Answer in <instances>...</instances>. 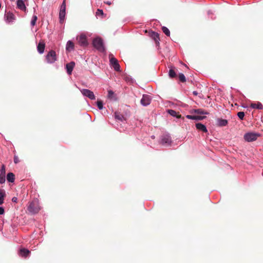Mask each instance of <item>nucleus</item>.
I'll return each instance as SVG.
<instances>
[{
    "label": "nucleus",
    "mask_w": 263,
    "mask_h": 263,
    "mask_svg": "<svg viewBox=\"0 0 263 263\" xmlns=\"http://www.w3.org/2000/svg\"><path fill=\"white\" fill-rule=\"evenodd\" d=\"M74 43L71 41H68L66 44V50L68 51H70L74 49Z\"/></svg>",
    "instance_id": "nucleus-18"
},
{
    "label": "nucleus",
    "mask_w": 263,
    "mask_h": 263,
    "mask_svg": "<svg viewBox=\"0 0 263 263\" xmlns=\"http://www.w3.org/2000/svg\"><path fill=\"white\" fill-rule=\"evenodd\" d=\"M75 63L74 62H71L66 65V68L67 70V72L68 74H71L72 73V71L73 70V69L74 67Z\"/></svg>",
    "instance_id": "nucleus-12"
},
{
    "label": "nucleus",
    "mask_w": 263,
    "mask_h": 263,
    "mask_svg": "<svg viewBox=\"0 0 263 263\" xmlns=\"http://www.w3.org/2000/svg\"><path fill=\"white\" fill-rule=\"evenodd\" d=\"M7 179L10 182H13L15 180V176L12 173H9L7 175Z\"/></svg>",
    "instance_id": "nucleus-22"
},
{
    "label": "nucleus",
    "mask_w": 263,
    "mask_h": 263,
    "mask_svg": "<svg viewBox=\"0 0 263 263\" xmlns=\"http://www.w3.org/2000/svg\"><path fill=\"white\" fill-rule=\"evenodd\" d=\"M237 116L240 120H243L245 116V113L243 111H240L237 113Z\"/></svg>",
    "instance_id": "nucleus-31"
},
{
    "label": "nucleus",
    "mask_w": 263,
    "mask_h": 263,
    "mask_svg": "<svg viewBox=\"0 0 263 263\" xmlns=\"http://www.w3.org/2000/svg\"><path fill=\"white\" fill-rule=\"evenodd\" d=\"M178 79L179 81L181 82H185L186 81L185 77L183 73H179L178 74Z\"/></svg>",
    "instance_id": "nucleus-27"
},
{
    "label": "nucleus",
    "mask_w": 263,
    "mask_h": 263,
    "mask_svg": "<svg viewBox=\"0 0 263 263\" xmlns=\"http://www.w3.org/2000/svg\"><path fill=\"white\" fill-rule=\"evenodd\" d=\"M115 118L116 120L123 121L125 120L124 117L119 112H116L115 113Z\"/></svg>",
    "instance_id": "nucleus-21"
},
{
    "label": "nucleus",
    "mask_w": 263,
    "mask_h": 263,
    "mask_svg": "<svg viewBox=\"0 0 263 263\" xmlns=\"http://www.w3.org/2000/svg\"><path fill=\"white\" fill-rule=\"evenodd\" d=\"M217 123L218 125L219 126H224L227 125L228 121L225 119H217Z\"/></svg>",
    "instance_id": "nucleus-19"
},
{
    "label": "nucleus",
    "mask_w": 263,
    "mask_h": 263,
    "mask_svg": "<svg viewBox=\"0 0 263 263\" xmlns=\"http://www.w3.org/2000/svg\"><path fill=\"white\" fill-rule=\"evenodd\" d=\"M167 112L173 117H175L177 118H180L181 115L179 114L178 112H177L176 111L172 109H168L167 110Z\"/></svg>",
    "instance_id": "nucleus-20"
},
{
    "label": "nucleus",
    "mask_w": 263,
    "mask_h": 263,
    "mask_svg": "<svg viewBox=\"0 0 263 263\" xmlns=\"http://www.w3.org/2000/svg\"><path fill=\"white\" fill-rule=\"evenodd\" d=\"M5 176L0 175V183L2 184L5 182Z\"/></svg>",
    "instance_id": "nucleus-34"
},
{
    "label": "nucleus",
    "mask_w": 263,
    "mask_h": 263,
    "mask_svg": "<svg viewBox=\"0 0 263 263\" xmlns=\"http://www.w3.org/2000/svg\"><path fill=\"white\" fill-rule=\"evenodd\" d=\"M152 36H153L154 40H155V42L156 43H159V41L160 40L159 34L158 33L153 32Z\"/></svg>",
    "instance_id": "nucleus-26"
},
{
    "label": "nucleus",
    "mask_w": 263,
    "mask_h": 263,
    "mask_svg": "<svg viewBox=\"0 0 263 263\" xmlns=\"http://www.w3.org/2000/svg\"><path fill=\"white\" fill-rule=\"evenodd\" d=\"M93 47L100 52L105 51L103 40L100 37H97L93 39L92 42Z\"/></svg>",
    "instance_id": "nucleus-2"
},
{
    "label": "nucleus",
    "mask_w": 263,
    "mask_h": 263,
    "mask_svg": "<svg viewBox=\"0 0 263 263\" xmlns=\"http://www.w3.org/2000/svg\"><path fill=\"white\" fill-rule=\"evenodd\" d=\"M12 201L13 202H17V198L16 197H13L12 199Z\"/></svg>",
    "instance_id": "nucleus-39"
},
{
    "label": "nucleus",
    "mask_w": 263,
    "mask_h": 263,
    "mask_svg": "<svg viewBox=\"0 0 263 263\" xmlns=\"http://www.w3.org/2000/svg\"><path fill=\"white\" fill-rule=\"evenodd\" d=\"M36 20H37V17H34L33 19L31 21V24L32 25V26L35 25V24L36 23Z\"/></svg>",
    "instance_id": "nucleus-37"
},
{
    "label": "nucleus",
    "mask_w": 263,
    "mask_h": 263,
    "mask_svg": "<svg viewBox=\"0 0 263 263\" xmlns=\"http://www.w3.org/2000/svg\"><path fill=\"white\" fill-rule=\"evenodd\" d=\"M214 12V11H213V10H209L208 11L207 14L208 15H215V14Z\"/></svg>",
    "instance_id": "nucleus-35"
},
{
    "label": "nucleus",
    "mask_w": 263,
    "mask_h": 263,
    "mask_svg": "<svg viewBox=\"0 0 263 263\" xmlns=\"http://www.w3.org/2000/svg\"><path fill=\"white\" fill-rule=\"evenodd\" d=\"M14 163H17L16 158H14Z\"/></svg>",
    "instance_id": "nucleus-43"
},
{
    "label": "nucleus",
    "mask_w": 263,
    "mask_h": 263,
    "mask_svg": "<svg viewBox=\"0 0 263 263\" xmlns=\"http://www.w3.org/2000/svg\"><path fill=\"white\" fill-rule=\"evenodd\" d=\"M250 107L254 109H262L263 105L260 102H257V103H252L250 104Z\"/></svg>",
    "instance_id": "nucleus-13"
},
{
    "label": "nucleus",
    "mask_w": 263,
    "mask_h": 263,
    "mask_svg": "<svg viewBox=\"0 0 263 263\" xmlns=\"http://www.w3.org/2000/svg\"><path fill=\"white\" fill-rule=\"evenodd\" d=\"M5 196V191L4 190H0V205L3 204Z\"/></svg>",
    "instance_id": "nucleus-23"
},
{
    "label": "nucleus",
    "mask_w": 263,
    "mask_h": 263,
    "mask_svg": "<svg viewBox=\"0 0 263 263\" xmlns=\"http://www.w3.org/2000/svg\"><path fill=\"white\" fill-rule=\"evenodd\" d=\"M81 92L83 94V96L88 97L90 99H91V100L95 99V96L94 95V93L91 90L87 89H83L81 90Z\"/></svg>",
    "instance_id": "nucleus-7"
},
{
    "label": "nucleus",
    "mask_w": 263,
    "mask_h": 263,
    "mask_svg": "<svg viewBox=\"0 0 263 263\" xmlns=\"http://www.w3.org/2000/svg\"><path fill=\"white\" fill-rule=\"evenodd\" d=\"M45 48V44L43 41H40L39 43L37 46V49L38 52L42 54L44 52Z\"/></svg>",
    "instance_id": "nucleus-11"
},
{
    "label": "nucleus",
    "mask_w": 263,
    "mask_h": 263,
    "mask_svg": "<svg viewBox=\"0 0 263 263\" xmlns=\"http://www.w3.org/2000/svg\"><path fill=\"white\" fill-rule=\"evenodd\" d=\"M66 15V0H64L61 5L59 16H65Z\"/></svg>",
    "instance_id": "nucleus-9"
},
{
    "label": "nucleus",
    "mask_w": 263,
    "mask_h": 263,
    "mask_svg": "<svg viewBox=\"0 0 263 263\" xmlns=\"http://www.w3.org/2000/svg\"><path fill=\"white\" fill-rule=\"evenodd\" d=\"M162 30L166 35H167L168 36H169L170 35V32L167 28L163 26L162 27Z\"/></svg>",
    "instance_id": "nucleus-28"
},
{
    "label": "nucleus",
    "mask_w": 263,
    "mask_h": 263,
    "mask_svg": "<svg viewBox=\"0 0 263 263\" xmlns=\"http://www.w3.org/2000/svg\"><path fill=\"white\" fill-rule=\"evenodd\" d=\"M77 40L80 46L86 47L88 45V42L85 35L81 34L79 36L77 37Z\"/></svg>",
    "instance_id": "nucleus-6"
},
{
    "label": "nucleus",
    "mask_w": 263,
    "mask_h": 263,
    "mask_svg": "<svg viewBox=\"0 0 263 263\" xmlns=\"http://www.w3.org/2000/svg\"><path fill=\"white\" fill-rule=\"evenodd\" d=\"M191 112H194L199 115H207L208 114L207 112L204 111L202 109H193Z\"/></svg>",
    "instance_id": "nucleus-24"
},
{
    "label": "nucleus",
    "mask_w": 263,
    "mask_h": 263,
    "mask_svg": "<svg viewBox=\"0 0 263 263\" xmlns=\"http://www.w3.org/2000/svg\"><path fill=\"white\" fill-rule=\"evenodd\" d=\"M114 96V92L112 90H108V97L110 99H112Z\"/></svg>",
    "instance_id": "nucleus-32"
},
{
    "label": "nucleus",
    "mask_w": 263,
    "mask_h": 263,
    "mask_svg": "<svg viewBox=\"0 0 263 263\" xmlns=\"http://www.w3.org/2000/svg\"><path fill=\"white\" fill-rule=\"evenodd\" d=\"M13 20H14V17H6V21L8 23L12 22Z\"/></svg>",
    "instance_id": "nucleus-36"
},
{
    "label": "nucleus",
    "mask_w": 263,
    "mask_h": 263,
    "mask_svg": "<svg viewBox=\"0 0 263 263\" xmlns=\"http://www.w3.org/2000/svg\"><path fill=\"white\" fill-rule=\"evenodd\" d=\"M196 127L197 129L202 131L204 133H207L208 130L205 126L200 123H198L196 124Z\"/></svg>",
    "instance_id": "nucleus-14"
},
{
    "label": "nucleus",
    "mask_w": 263,
    "mask_h": 263,
    "mask_svg": "<svg viewBox=\"0 0 263 263\" xmlns=\"http://www.w3.org/2000/svg\"><path fill=\"white\" fill-rule=\"evenodd\" d=\"M193 93L195 96H197L198 95V92L196 91H193Z\"/></svg>",
    "instance_id": "nucleus-42"
},
{
    "label": "nucleus",
    "mask_w": 263,
    "mask_h": 263,
    "mask_svg": "<svg viewBox=\"0 0 263 263\" xmlns=\"http://www.w3.org/2000/svg\"><path fill=\"white\" fill-rule=\"evenodd\" d=\"M168 74L170 77L171 78H175L177 77L176 73L173 69H170Z\"/></svg>",
    "instance_id": "nucleus-25"
},
{
    "label": "nucleus",
    "mask_w": 263,
    "mask_h": 263,
    "mask_svg": "<svg viewBox=\"0 0 263 263\" xmlns=\"http://www.w3.org/2000/svg\"><path fill=\"white\" fill-rule=\"evenodd\" d=\"M260 136V135L258 133H248L244 135V139L247 141L251 142L255 141Z\"/></svg>",
    "instance_id": "nucleus-3"
},
{
    "label": "nucleus",
    "mask_w": 263,
    "mask_h": 263,
    "mask_svg": "<svg viewBox=\"0 0 263 263\" xmlns=\"http://www.w3.org/2000/svg\"><path fill=\"white\" fill-rule=\"evenodd\" d=\"M109 61L110 64L112 66L114 69L117 71H120V65L118 63V60L113 57L112 54L109 55Z\"/></svg>",
    "instance_id": "nucleus-5"
},
{
    "label": "nucleus",
    "mask_w": 263,
    "mask_h": 263,
    "mask_svg": "<svg viewBox=\"0 0 263 263\" xmlns=\"http://www.w3.org/2000/svg\"><path fill=\"white\" fill-rule=\"evenodd\" d=\"M60 22L61 23H62L64 22V18L65 17H60Z\"/></svg>",
    "instance_id": "nucleus-40"
},
{
    "label": "nucleus",
    "mask_w": 263,
    "mask_h": 263,
    "mask_svg": "<svg viewBox=\"0 0 263 263\" xmlns=\"http://www.w3.org/2000/svg\"><path fill=\"white\" fill-rule=\"evenodd\" d=\"M5 175H6L5 166L4 165H2L1 170H0V175L5 176Z\"/></svg>",
    "instance_id": "nucleus-30"
},
{
    "label": "nucleus",
    "mask_w": 263,
    "mask_h": 263,
    "mask_svg": "<svg viewBox=\"0 0 263 263\" xmlns=\"http://www.w3.org/2000/svg\"><path fill=\"white\" fill-rule=\"evenodd\" d=\"M105 3L108 5H110L111 4V3L109 1H107V2H105Z\"/></svg>",
    "instance_id": "nucleus-41"
},
{
    "label": "nucleus",
    "mask_w": 263,
    "mask_h": 263,
    "mask_svg": "<svg viewBox=\"0 0 263 263\" xmlns=\"http://www.w3.org/2000/svg\"><path fill=\"white\" fill-rule=\"evenodd\" d=\"M47 62L49 64H52L57 61V54L54 50H50L46 56Z\"/></svg>",
    "instance_id": "nucleus-4"
},
{
    "label": "nucleus",
    "mask_w": 263,
    "mask_h": 263,
    "mask_svg": "<svg viewBox=\"0 0 263 263\" xmlns=\"http://www.w3.org/2000/svg\"><path fill=\"white\" fill-rule=\"evenodd\" d=\"M17 6L18 8L22 10L26 9V6L23 0H17Z\"/></svg>",
    "instance_id": "nucleus-16"
},
{
    "label": "nucleus",
    "mask_w": 263,
    "mask_h": 263,
    "mask_svg": "<svg viewBox=\"0 0 263 263\" xmlns=\"http://www.w3.org/2000/svg\"><path fill=\"white\" fill-rule=\"evenodd\" d=\"M172 142V140H171V138L170 136H168V135H165V136H163L162 137V139H161V144L164 145H169L171 144Z\"/></svg>",
    "instance_id": "nucleus-10"
},
{
    "label": "nucleus",
    "mask_w": 263,
    "mask_h": 263,
    "mask_svg": "<svg viewBox=\"0 0 263 263\" xmlns=\"http://www.w3.org/2000/svg\"><path fill=\"white\" fill-rule=\"evenodd\" d=\"M96 16L100 15H103V10L102 9H97V11L96 12Z\"/></svg>",
    "instance_id": "nucleus-33"
},
{
    "label": "nucleus",
    "mask_w": 263,
    "mask_h": 263,
    "mask_svg": "<svg viewBox=\"0 0 263 263\" xmlns=\"http://www.w3.org/2000/svg\"><path fill=\"white\" fill-rule=\"evenodd\" d=\"M41 210L39 201L37 199H34L28 203L27 210L31 214L37 213Z\"/></svg>",
    "instance_id": "nucleus-1"
},
{
    "label": "nucleus",
    "mask_w": 263,
    "mask_h": 263,
    "mask_svg": "<svg viewBox=\"0 0 263 263\" xmlns=\"http://www.w3.org/2000/svg\"><path fill=\"white\" fill-rule=\"evenodd\" d=\"M151 101V98L149 95H143L140 102L143 106H147L150 104Z\"/></svg>",
    "instance_id": "nucleus-8"
},
{
    "label": "nucleus",
    "mask_w": 263,
    "mask_h": 263,
    "mask_svg": "<svg viewBox=\"0 0 263 263\" xmlns=\"http://www.w3.org/2000/svg\"><path fill=\"white\" fill-rule=\"evenodd\" d=\"M97 106L98 107V108L101 110V109H103V102L101 100H98L97 102Z\"/></svg>",
    "instance_id": "nucleus-29"
},
{
    "label": "nucleus",
    "mask_w": 263,
    "mask_h": 263,
    "mask_svg": "<svg viewBox=\"0 0 263 263\" xmlns=\"http://www.w3.org/2000/svg\"><path fill=\"white\" fill-rule=\"evenodd\" d=\"M5 211L3 208L0 207V215H2L4 213Z\"/></svg>",
    "instance_id": "nucleus-38"
},
{
    "label": "nucleus",
    "mask_w": 263,
    "mask_h": 263,
    "mask_svg": "<svg viewBox=\"0 0 263 263\" xmlns=\"http://www.w3.org/2000/svg\"><path fill=\"white\" fill-rule=\"evenodd\" d=\"M186 117L189 119L195 120H201L205 118L204 116H192L187 115Z\"/></svg>",
    "instance_id": "nucleus-15"
},
{
    "label": "nucleus",
    "mask_w": 263,
    "mask_h": 263,
    "mask_svg": "<svg viewBox=\"0 0 263 263\" xmlns=\"http://www.w3.org/2000/svg\"><path fill=\"white\" fill-rule=\"evenodd\" d=\"M30 252V251L28 249L23 248L20 250V255L22 257H26L29 254Z\"/></svg>",
    "instance_id": "nucleus-17"
}]
</instances>
